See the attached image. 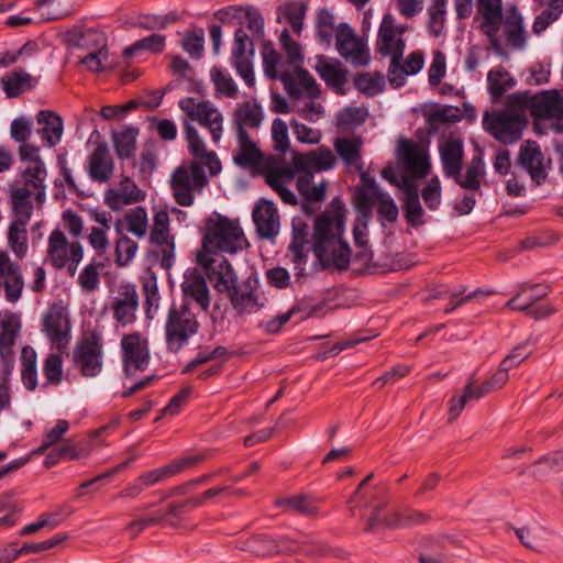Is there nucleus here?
I'll use <instances>...</instances> for the list:
<instances>
[{"mask_svg": "<svg viewBox=\"0 0 563 563\" xmlns=\"http://www.w3.org/2000/svg\"><path fill=\"white\" fill-rule=\"evenodd\" d=\"M255 282V279L249 277L227 292L232 307L239 314L253 313L260 309L261 305L254 290Z\"/></svg>", "mask_w": 563, "mask_h": 563, "instance_id": "72a5a7b5", "label": "nucleus"}, {"mask_svg": "<svg viewBox=\"0 0 563 563\" xmlns=\"http://www.w3.org/2000/svg\"><path fill=\"white\" fill-rule=\"evenodd\" d=\"M523 294H526V289L520 290L515 297L507 301L506 307L518 311H525L536 320L548 318L556 312V309L551 305H543L536 308H533V305L531 303L518 305L517 302Z\"/></svg>", "mask_w": 563, "mask_h": 563, "instance_id": "680f3d73", "label": "nucleus"}, {"mask_svg": "<svg viewBox=\"0 0 563 563\" xmlns=\"http://www.w3.org/2000/svg\"><path fill=\"white\" fill-rule=\"evenodd\" d=\"M263 119V109L255 99L239 103L232 114L233 126L240 134H252L261 126Z\"/></svg>", "mask_w": 563, "mask_h": 563, "instance_id": "bb28decb", "label": "nucleus"}, {"mask_svg": "<svg viewBox=\"0 0 563 563\" xmlns=\"http://www.w3.org/2000/svg\"><path fill=\"white\" fill-rule=\"evenodd\" d=\"M238 548L242 551L251 552L257 556L279 554V542L268 536H255L238 542Z\"/></svg>", "mask_w": 563, "mask_h": 563, "instance_id": "de8ad7c7", "label": "nucleus"}, {"mask_svg": "<svg viewBox=\"0 0 563 563\" xmlns=\"http://www.w3.org/2000/svg\"><path fill=\"white\" fill-rule=\"evenodd\" d=\"M29 222L12 220L8 231V243L16 257L22 258L27 253Z\"/></svg>", "mask_w": 563, "mask_h": 563, "instance_id": "5fc2aeb1", "label": "nucleus"}, {"mask_svg": "<svg viewBox=\"0 0 563 563\" xmlns=\"http://www.w3.org/2000/svg\"><path fill=\"white\" fill-rule=\"evenodd\" d=\"M64 41L73 47L87 53H99L108 48L107 35L96 29L74 26L64 33Z\"/></svg>", "mask_w": 563, "mask_h": 563, "instance_id": "393cba45", "label": "nucleus"}, {"mask_svg": "<svg viewBox=\"0 0 563 563\" xmlns=\"http://www.w3.org/2000/svg\"><path fill=\"white\" fill-rule=\"evenodd\" d=\"M89 177L99 184L108 183L114 173V162L107 143H98L88 157Z\"/></svg>", "mask_w": 563, "mask_h": 563, "instance_id": "cd10ccee", "label": "nucleus"}, {"mask_svg": "<svg viewBox=\"0 0 563 563\" xmlns=\"http://www.w3.org/2000/svg\"><path fill=\"white\" fill-rule=\"evenodd\" d=\"M103 265L91 262L84 267L78 276V285L86 292H93L100 284V271Z\"/></svg>", "mask_w": 563, "mask_h": 563, "instance_id": "69168bd1", "label": "nucleus"}, {"mask_svg": "<svg viewBox=\"0 0 563 563\" xmlns=\"http://www.w3.org/2000/svg\"><path fill=\"white\" fill-rule=\"evenodd\" d=\"M233 161L242 168H260L263 174L265 164L278 162L274 157H264L253 134L240 133H236V147L233 150Z\"/></svg>", "mask_w": 563, "mask_h": 563, "instance_id": "aec40b11", "label": "nucleus"}, {"mask_svg": "<svg viewBox=\"0 0 563 563\" xmlns=\"http://www.w3.org/2000/svg\"><path fill=\"white\" fill-rule=\"evenodd\" d=\"M397 152L404 167L413 178L421 179L429 175L431 164L426 148L411 140L402 139L398 143Z\"/></svg>", "mask_w": 563, "mask_h": 563, "instance_id": "dca6fc26", "label": "nucleus"}, {"mask_svg": "<svg viewBox=\"0 0 563 563\" xmlns=\"http://www.w3.org/2000/svg\"><path fill=\"white\" fill-rule=\"evenodd\" d=\"M44 331L51 342L59 351H63L69 342V320L60 308H54L48 311L44 319Z\"/></svg>", "mask_w": 563, "mask_h": 563, "instance_id": "473e14b6", "label": "nucleus"}, {"mask_svg": "<svg viewBox=\"0 0 563 563\" xmlns=\"http://www.w3.org/2000/svg\"><path fill=\"white\" fill-rule=\"evenodd\" d=\"M440 161L443 174L448 178L457 176L462 172L464 146L459 139H448L439 145Z\"/></svg>", "mask_w": 563, "mask_h": 563, "instance_id": "f704fd0d", "label": "nucleus"}, {"mask_svg": "<svg viewBox=\"0 0 563 563\" xmlns=\"http://www.w3.org/2000/svg\"><path fill=\"white\" fill-rule=\"evenodd\" d=\"M197 261L201 265L211 282L214 280V288L219 292H229L238 283V276L227 258L217 261L206 254H198Z\"/></svg>", "mask_w": 563, "mask_h": 563, "instance_id": "f3484780", "label": "nucleus"}, {"mask_svg": "<svg viewBox=\"0 0 563 563\" xmlns=\"http://www.w3.org/2000/svg\"><path fill=\"white\" fill-rule=\"evenodd\" d=\"M448 0H434L429 7V30L434 36L443 33Z\"/></svg>", "mask_w": 563, "mask_h": 563, "instance_id": "0e129e2a", "label": "nucleus"}, {"mask_svg": "<svg viewBox=\"0 0 563 563\" xmlns=\"http://www.w3.org/2000/svg\"><path fill=\"white\" fill-rule=\"evenodd\" d=\"M139 130L133 126L125 128L121 132L113 133V145L119 158H130L135 151V142Z\"/></svg>", "mask_w": 563, "mask_h": 563, "instance_id": "13d9d810", "label": "nucleus"}, {"mask_svg": "<svg viewBox=\"0 0 563 563\" xmlns=\"http://www.w3.org/2000/svg\"><path fill=\"white\" fill-rule=\"evenodd\" d=\"M312 179V174L302 173L297 179V189L299 194L305 197L307 202H321L325 197L327 183L322 181L318 185H313Z\"/></svg>", "mask_w": 563, "mask_h": 563, "instance_id": "6e6d98bb", "label": "nucleus"}, {"mask_svg": "<svg viewBox=\"0 0 563 563\" xmlns=\"http://www.w3.org/2000/svg\"><path fill=\"white\" fill-rule=\"evenodd\" d=\"M178 106L190 120L197 121L210 131L213 142L220 141L223 131V115L216 107L208 101H196L190 97L180 99Z\"/></svg>", "mask_w": 563, "mask_h": 563, "instance_id": "9b49d317", "label": "nucleus"}, {"mask_svg": "<svg viewBox=\"0 0 563 563\" xmlns=\"http://www.w3.org/2000/svg\"><path fill=\"white\" fill-rule=\"evenodd\" d=\"M504 34L508 45L514 48H523L526 35L522 25V18L517 10H514L504 22Z\"/></svg>", "mask_w": 563, "mask_h": 563, "instance_id": "8fccbe9b", "label": "nucleus"}, {"mask_svg": "<svg viewBox=\"0 0 563 563\" xmlns=\"http://www.w3.org/2000/svg\"><path fill=\"white\" fill-rule=\"evenodd\" d=\"M515 93L508 96L504 109L486 111L483 115V128L496 141L504 145L517 143L527 128L528 120L520 106L514 101Z\"/></svg>", "mask_w": 563, "mask_h": 563, "instance_id": "7ed1b4c3", "label": "nucleus"}, {"mask_svg": "<svg viewBox=\"0 0 563 563\" xmlns=\"http://www.w3.org/2000/svg\"><path fill=\"white\" fill-rule=\"evenodd\" d=\"M361 172V181L363 187L357 191L356 206L358 211L364 216L368 217L371 213V200L373 197L382 192L383 190L378 187L375 179L367 173Z\"/></svg>", "mask_w": 563, "mask_h": 563, "instance_id": "864d4df0", "label": "nucleus"}, {"mask_svg": "<svg viewBox=\"0 0 563 563\" xmlns=\"http://www.w3.org/2000/svg\"><path fill=\"white\" fill-rule=\"evenodd\" d=\"M319 76L327 86L338 95H345V85L347 82V69L339 60L322 59L316 67Z\"/></svg>", "mask_w": 563, "mask_h": 563, "instance_id": "4c0bfd02", "label": "nucleus"}, {"mask_svg": "<svg viewBox=\"0 0 563 563\" xmlns=\"http://www.w3.org/2000/svg\"><path fill=\"white\" fill-rule=\"evenodd\" d=\"M333 147L346 166H354L358 170L363 169L362 148L363 140L361 136L336 137Z\"/></svg>", "mask_w": 563, "mask_h": 563, "instance_id": "58836bf2", "label": "nucleus"}, {"mask_svg": "<svg viewBox=\"0 0 563 563\" xmlns=\"http://www.w3.org/2000/svg\"><path fill=\"white\" fill-rule=\"evenodd\" d=\"M541 7L542 12L536 16L532 30L536 34H541L551 24L560 19L563 13V0H536Z\"/></svg>", "mask_w": 563, "mask_h": 563, "instance_id": "c03bdc74", "label": "nucleus"}, {"mask_svg": "<svg viewBox=\"0 0 563 563\" xmlns=\"http://www.w3.org/2000/svg\"><path fill=\"white\" fill-rule=\"evenodd\" d=\"M37 80L26 71L14 70L1 78V85L8 98H15L35 87Z\"/></svg>", "mask_w": 563, "mask_h": 563, "instance_id": "37998d69", "label": "nucleus"}, {"mask_svg": "<svg viewBox=\"0 0 563 563\" xmlns=\"http://www.w3.org/2000/svg\"><path fill=\"white\" fill-rule=\"evenodd\" d=\"M184 303L196 302L202 311L207 312L210 307V290L206 278L197 271L187 272L181 283Z\"/></svg>", "mask_w": 563, "mask_h": 563, "instance_id": "7c9ffc66", "label": "nucleus"}, {"mask_svg": "<svg viewBox=\"0 0 563 563\" xmlns=\"http://www.w3.org/2000/svg\"><path fill=\"white\" fill-rule=\"evenodd\" d=\"M488 91L494 102H498L500 98L515 85L514 78L501 66L493 68L487 74Z\"/></svg>", "mask_w": 563, "mask_h": 563, "instance_id": "09e8293b", "label": "nucleus"}, {"mask_svg": "<svg viewBox=\"0 0 563 563\" xmlns=\"http://www.w3.org/2000/svg\"><path fill=\"white\" fill-rule=\"evenodd\" d=\"M278 507L289 512H297L303 516H316L318 514V500L306 495H298L289 498H282L276 501Z\"/></svg>", "mask_w": 563, "mask_h": 563, "instance_id": "3c124183", "label": "nucleus"}, {"mask_svg": "<svg viewBox=\"0 0 563 563\" xmlns=\"http://www.w3.org/2000/svg\"><path fill=\"white\" fill-rule=\"evenodd\" d=\"M389 499L385 494H371L353 504H347L353 517L364 522V532L377 533L384 529L400 527L401 518L398 510L388 508Z\"/></svg>", "mask_w": 563, "mask_h": 563, "instance_id": "39448f33", "label": "nucleus"}, {"mask_svg": "<svg viewBox=\"0 0 563 563\" xmlns=\"http://www.w3.org/2000/svg\"><path fill=\"white\" fill-rule=\"evenodd\" d=\"M485 174V164L481 156H475L468 163L465 173L462 175L457 172V176L453 179L457 185L467 190H478L481 187V179Z\"/></svg>", "mask_w": 563, "mask_h": 563, "instance_id": "49530a36", "label": "nucleus"}, {"mask_svg": "<svg viewBox=\"0 0 563 563\" xmlns=\"http://www.w3.org/2000/svg\"><path fill=\"white\" fill-rule=\"evenodd\" d=\"M424 64V55L421 51L410 53L406 59H398V63L393 67L390 62L388 67V80L390 86L399 88L405 85L406 77L419 73Z\"/></svg>", "mask_w": 563, "mask_h": 563, "instance_id": "c9c22d12", "label": "nucleus"}, {"mask_svg": "<svg viewBox=\"0 0 563 563\" xmlns=\"http://www.w3.org/2000/svg\"><path fill=\"white\" fill-rule=\"evenodd\" d=\"M13 220L30 222L33 213L32 197L33 190L26 187H20L18 184H12L8 189Z\"/></svg>", "mask_w": 563, "mask_h": 563, "instance_id": "e433bc0d", "label": "nucleus"}, {"mask_svg": "<svg viewBox=\"0 0 563 563\" xmlns=\"http://www.w3.org/2000/svg\"><path fill=\"white\" fill-rule=\"evenodd\" d=\"M264 177L266 184L278 194L285 203L297 205L296 195L286 187L295 177V172L290 166L282 161L268 162L264 166Z\"/></svg>", "mask_w": 563, "mask_h": 563, "instance_id": "6ab92c4d", "label": "nucleus"}, {"mask_svg": "<svg viewBox=\"0 0 563 563\" xmlns=\"http://www.w3.org/2000/svg\"><path fill=\"white\" fill-rule=\"evenodd\" d=\"M247 246V240L238 221L213 212L205 221L202 235V252L199 254H216L224 252L234 254Z\"/></svg>", "mask_w": 563, "mask_h": 563, "instance_id": "f03ea898", "label": "nucleus"}, {"mask_svg": "<svg viewBox=\"0 0 563 563\" xmlns=\"http://www.w3.org/2000/svg\"><path fill=\"white\" fill-rule=\"evenodd\" d=\"M208 178L200 162L178 166L170 178V187L176 202L183 207L194 203V191H201Z\"/></svg>", "mask_w": 563, "mask_h": 563, "instance_id": "0eeeda50", "label": "nucleus"}, {"mask_svg": "<svg viewBox=\"0 0 563 563\" xmlns=\"http://www.w3.org/2000/svg\"><path fill=\"white\" fill-rule=\"evenodd\" d=\"M84 253L80 242L68 241L65 233L58 229L51 232L47 241L46 261L56 269L65 268L70 257Z\"/></svg>", "mask_w": 563, "mask_h": 563, "instance_id": "2eb2a0df", "label": "nucleus"}, {"mask_svg": "<svg viewBox=\"0 0 563 563\" xmlns=\"http://www.w3.org/2000/svg\"><path fill=\"white\" fill-rule=\"evenodd\" d=\"M198 329L199 322L187 303L172 306L165 325L167 349L177 353Z\"/></svg>", "mask_w": 563, "mask_h": 563, "instance_id": "423d86ee", "label": "nucleus"}, {"mask_svg": "<svg viewBox=\"0 0 563 563\" xmlns=\"http://www.w3.org/2000/svg\"><path fill=\"white\" fill-rule=\"evenodd\" d=\"M75 0H37L35 9L43 21L59 20L74 11Z\"/></svg>", "mask_w": 563, "mask_h": 563, "instance_id": "a18cd8bd", "label": "nucleus"}, {"mask_svg": "<svg viewBox=\"0 0 563 563\" xmlns=\"http://www.w3.org/2000/svg\"><path fill=\"white\" fill-rule=\"evenodd\" d=\"M344 214L324 212L316 219L312 251L323 269L345 271L351 261L349 244L342 240Z\"/></svg>", "mask_w": 563, "mask_h": 563, "instance_id": "f257e3e1", "label": "nucleus"}, {"mask_svg": "<svg viewBox=\"0 0 563 563\" xmlns=\"http://www.w3.org/2000/svg\"><path fill=\"white\" fill-rule=\"evenodd\" d=\"M0 284L4 286L8 301L15 302L20 299L24 287L20 266L3 251L0 252Z\"/></svg>", "mask_w": 563, "mask_h": 563, "instance_id": "c85d7f7f", "label": "nucleus"}, {"mask_svg": "<svg viewBox=\"0 0 563 563\" xmlns=\"http://www.w3.org/2000/svg\"><path fill=\"white\" fill-rule=\"evenodd\" d=\"M354 87L362 95L372 98L384 91L385 78L378 73H361L353 79Z\"/></svg>", "mask_w": 563, "mask_h": 563, "instance_id": "603ef678", "label": "nucleus"}, {"mask_svg": "<svg viewBox=\"0 0 563 563\" xmlns=\"http://www.w3.org/2000/svg\"><path fill=\"white\" fill-rule=\"evenodd\" d=\"M309 235L310 231L307 222L302 218H294L289 252L291 261L296 265L297 275H303L301 265L306 263L308 257Z\"/></svg>", "mask_w": 563, "mask_h": 563, "instance_id": "2f4dec72", "label": "nucleus"}, {"mask_svg": "<svg viewBox=\"0 0 563 563\" xmlns=\"http://www.w3.org/2000/svg\"><path fill=\"white\" fill-rule=\"evenodd\" d=\"M252 219L261 239L273 240L276 238L280 228V217L273 201L260 199L253 208Z\"/></svg>", "mask_w": 563, "mask_h": 563, "instance_id": "4be33fe9", "label": "nucleus"}, {"mask_svg": "<svg viewBox=\"0 0 563 563\" xmlns=\"http://www.w3.org/2000/svg\"><path fill=\"white\" fill-rule=\"evenodd\" d=\"M263 66L265 75L271 79H280L282 71H289L286 68L287 62L282 60L279 53L271 43H265L262 49Z\"/></svg>", "mask_w": 563, "mask_h": 563, "instance_id": "4d7b16f0", "label": "nucleus"}, {"mask_svg": "<svg viewBox=\"0 0 563 563\" xmlns=\"http://www.w3.org/2000/svg\"><path fill=\"white\" fill-rule=\"evenodd\" d=\"M123 225L135 238L142 239L148 231L147 211L144 207L137 206L125 212L123 219H118L114 227L118 234H122Z\"/></svg>", "mask_w": 563, "mask_h": 563, "instance_id": "ea45409f", "label": "nucleus"}, {"mask_svg": "<svg viewBox=\"0 0 563 563\" xmlns=\"http://www.w3.org/2000/svg\"><path fill=\"white\" fill-rule=\"evenodd\" d=\"M210 77L218 93L228 98H236L238 87L230 74L223 71L219 67H212L210 70Z\"/></svg>", "mask_w": 563, "mask_h": 563, "instance_id": "e2e57ef3", "label": "nucleus"}, {"mask_svg": "<svg viewBox=\"0 0 563 563\" xmlns=\"http://www.w3.org/2000/svg\"><path fill=\"white\" fill-rule=\"evenodd\" d=\"M23 185L33 190L34 199L38 205L45 201V178L46 169L43 162H35L33 165H27L22 174Z\"/></svg>", "mask_w": 563, "mask_h": 563, "instance_id": "79ce46f5", "label": "nucleus"}, {"mask_svg": "<svg viewBox=\"0 0 563 563\" xmlns=\"http://www.w3.org/2000/svg\"><path fill=\"white\" fill-rule=\"evenodd\" d=\"M165 41L166 37L164 35L152 34L125 47L123 51V56L129 58L141 51H148L154 54L161 53L165 47Z\"/></svg>", "mask_w": 563, "mask_h": 563, "instance_id": "052dcab7", "label": "nucleus"}, {"mask_svg": "<svg viewBox=\"0 0 563 563\" xmlns=\"http://www.w3.org/2000/svg\"><path fill=\"white\" fill-rule=\"evenodd\" d=\"M36 120L37 123L42 125L38 130L42 140L47 146H55L63 135L64 128L62 118L51 110H41L37 113Z\"/></svg>", "mask_w": 563, "mask_h": 563, "instance_id": "a19ab883", "label": "nucleus"}, {"mask_svg": "<svg viewBox=\"0 0 563 563\" xmlns=\"http://www.w3.org/2000/svg\"><path fill=\"white\" fill-rule=\"evenodd\" d=\"M516 164L529 174L531 180L537 186L545 181L550 161L545 162L544 155L537 142L526 141L521 144Z\"/></svg>", "mask_w": 563, "mask_h": 563, "instance_id": "4468645a", "label": "nucleus"}, {"mask_svg": "<svg viewBox=\"0 0 563 563\" xmlns=\"http://www.w3.org/2000/svg\"><path fill=\"white\" fill-rule=\"evenodd\" d=\"M120 238L115 243V264L120 267L126 266L135 256L137 243L129 236L119 234Z\"/></svg>", "mask_w": 563, "mask_h": 563, "instance_id": "338daca9", "label": "nucleus"}, {"mask_svg": "<svg viewBox=\"0 0 563 563\" xmlns=\"http://www.w3.org/2000/svg\"><path fill=\"white\" fill-rule=\"evenodd\" d=\"M477 12L483 18V32L489 37L493 47L498 49L499 40L497 34L503 21L501 0H477Z\"/></svg>", "mask_w": 563, "mask_h": 563, "instance_id": "c756f323", "label": "nucleus"}, {"mask_svg": "<svg viewBox=\"0 0 563 563\" xmlns=\"http://www.w3.org/2000/svg\"><path fill=\"white\" fill-rule=\"evenodd\" d=\"M280 81L287 93L294 99L307 97L318 98L320 90L313 77L303 68L296 65L292 70L282 71Z\"/></svg>", "mask_w": 563, "mask_h": 563, "instance_id": "412c9836", "label": "nucleus"}, {"mask_svg": "<svg viewBox=\"0 0 563 563\" xmlns=\"http://www.w3.org/2000/svg\"><path fill=\"white\" fill-rule=\"evenodd\" d=\"M184 131L186 141L188 143V150L194 156L192 162H200V165H205L211 176H216L221 172V162L213 151H208L203 140L200 137L198 131L189 122H184Z\"/></svg>", "mask_w": 563, "mask_h": 563, "instance_id": "b1692460", "label": "nucleus"}, {"mask_svg": "<svg viewBox=\"0 0 563 563\" xmlns=\"http://www.w3.org/2000/svg\"><path fill=\"white\" fill-rule=\"evenodd\" d=\"M508 372L509 368L500 363L498 371L481 386H475L474 377H470L462 395L453 397L450 400L449 421L455 420L461 415L468 400L479 399L485 395L504 387L509 379Z\"/></svg>", "mask_w": 563, "mask_h": 563, "instance_id": "6e6552de", "label": "nucleus"}, {"mask_svg": "<svg viewBox=\"0 0 563 563\" xmlns=\"http://www.w3.org/2000/svg\"><path fill=\"white\" fill-rule=\"evenodd\" d=\"M21 376L24 386L33 390L37 386V372H36V353L30 347L25 346L21 353Z\"/></svg>", "mask_w": 563, "mask_h": 563, "instance_id": "bf43d9fd", "label": "nucleus"}, {"mask_svg": "<svg viewBox=\"0 0 563 563\" xmlns=\"http://www.w3.org/2000/svg\"><path fill=\"white\" fill-rule=\"evenodd\" d=\"M334 15L327 9L319 11L317 16V36L321 43L331 44L334 30Z\"/></svg>", "mask_w": 563, "mask_h": 563, "instance_id": "774afa93", "label": "nucleus"}, {"mask_svg": "<svg viewBox=\"0 0 563 563\" xmlns=\"http://www.w3.org/2000/svg\"><path fill=\"white\" fill-rule=\"evenodd\" d=\"M514 101L520 103L525 113L530 112L536 131L541 132V121H550L555 133H563V96L558 90H542L533 95L515 92Z\"/></svg>", "mask_w": 563, "mask_h": 563, "instance_id": "20e7f679", "label": "nucleus"}, {"mask_svg": "<svg viewBox=\"0 0 563 563\" xmlns=\"http://www.w3.org/2000/svg\"><path fill=\"white\" fill-rule=\"evenodd\" d=\"M335 48L340 56L353 66L365 67L371 62L366 41L347 23H340L335 29Z\"/></svg>", "mask_w": 563, "mask_h": 563, "instance_id": "9d476101", "label": "nucleus"}, {"mask_svg": "<svg viewBox=\"0 0 563 563\" xmlns=\"http://www.w3.org/2000/svg\"><path fill=\"white\" fill-rule=\"evenodd\" d=\"M150 242L161 247V266L169 269L174 263V238L169 234V216L161 210L154 216V223L150 233Z\"/></svg>", "mask_w": 563, "mask_h": 563, "instance_id": "a211bd4d", "label": "nucleus"}, {"mask_svg": "<svg viewBox=\"0 0 563 563\" xmlns=\"http://www.w3.org/2000/svg\"><path fill=\"white\" fill-rule=\"evenodd\" d=\"M139 308V294L134 285H121L111 302L113 319L126 327L136 320Z\"/></svg>", "mask_w": 563, "mask_h": 563, "instance_id": "5701e85b", "label": "nucleus"}, {"mask_svg": "<svg viewBox=\"0 0 563 563\" xmlns=\"http://www.w3.org/2000/svg\"><path fill=\"white\" fill-rule=\"evenodd\" d=\"M336 164V157L327 146H319L316 150L298 154L294 157V166L300 173H319L332 169Z\"/></svg>", "mask_w": 563, "mask_h": 563, "instance_id": "a878e982", "label": "nucleus"}, {"mask_svg": "<svg viewBox=\"0 0 563 563\" xmlns=\"http://www.w3.org/2000/svg\"><path fill=\"white\" fill-rule=\"evenodd\" d=\"M123 369L128 377L143 372L150 364L148 341L141 333L124 334L121 339Z\"/></svg>", "mask_w": 563, "mask_h": 563, "instance_id": "f8f14e48", "label": "nucleus"}, {"mask_svg": "<svg viewBox=\"0 0 563 563\" xmlns=\"http://www.w3.org/2000/svg\"><path fill=\"white\" fill-rule=\"evenodd\" d=\"M102 358L101 336L96 332L85 334L75 346L73 362L85 377H95L101 372Z\"/></svg>", "mask_w": 563, "mask_h": 563, "instance_id": "1a4fd4ad", "label": "nucleus"}, {"mask_svg": "<svg viewBox=\"0 0 563 563\" xmlns=\"http://www.w3.org/2000/svg\"><path fill=\"white\" fill-rule=\"evenodd\" d=\"M377 52L389 57L393 62V67L401 59L406 48V42L404 37L399 36V32L394 27V16L390 13H386L380 22L377 40H376Z\"/></svg>", "mask_w": 563, "mask_h": 563, "instance_id": "ddd939ff", "label": "nucleus"}]
</instances>
